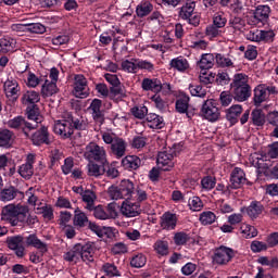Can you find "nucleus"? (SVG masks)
<instances>
[{"label":"nucleus","instance_id":"9d476101","mask_svg":"<svg viewBox=\"0 0 278 278\" xmlns=\"http://www.w3.org/2000/svg\"><path fill=\"white\" fill-rule=\"evenodd\" d=\"M201 114L211 123H216V121L220 118V111L218 110V106H216V101L212 99L204 101Z\"/></svg>","mask_w":278,"mask_h":278},{"label":"nucleus","instance_id":"79ce46f5","mask_svg":"<svg viewBox=\"0 0 278 278\" xmlns=\"http://www.w3.org/2000/svg\"><path fill=\"white\" fill-rule=\"evenodd\" d=\"M38 101H40V93L34 90L27 91L22 98L24 105H34L38 103Z\"/></svg>","mask_w":278,"mask_h":278},{"label":"nucleus","instance_id":"7c9ffc66","mask_svg":"<svg viewBox=\"0 0 278 278\" xmlns=\"http://www.w3.org/2000/svg\"><path fill=\"white\" fill-rule=\"evenodd\" d=\"M251 123L255 127H264L266 124V114L261 109H254L251 113Z\"/></svg>","mask_w":278,"mask_h":278},{"label":"nucleus","instance_id":"c9c22d12","mask_svg":"<svg viewBox=\"0 0 278 278\" xmlns=\"http://www.w3.org/2000/svg\"><path fill=\"white\" fill-rule=\"evenodd\" d=\"M65 262H73L74 264H77L78 262H81V254H80V245L79 243L75 244L74 248L64 254Z\"/></svg>","mask_w":278,"mask_h":278},{"label":"nucleus","instance_id":"bf43d9fd","mask_svg":"<svg viewBox=\"0 0 278 278\" xmlns=\"http://www.w3.org/2000/svg\"><path fill=\"white\" fill-rule=\"evenodd\" d=\"M132 116H135V118H139L142 119L144 118V116H147V114H149V109H147V106L144 105H139V106H134L130 110Z\"/></svg>","mask_w":278,"mask_h":278},{"label":"nucleus","instance_id":"4c0bfd02","mask_svg":"<svg viewBox=\"0 0 278 278\" xmlns=\"http://www.w3.org/2000/svg\"><path fill=\"white\" fill-rule=\"evenodd\" d=\"M45 84L41 87L42 97H53L58 92V85L54 81L43 78Z\"/></svg>","mask_w":278,"mask_h":278},{"label":"nucleus","instance_id":"f3484780","mask_svg":"<svg viewBox=\"0 0 278 278\" xmlns=\"http://www.w3.org/2000/svg\"><path fill=\"white\" fill-rule=\"evenodd\" d=\"M247 184V174L240 167H235L230 175V186L235 190L242 188Z\"/></svg>","mask_w":278,"mask_h":278},{"label":"nucleus","instance_id":"473e14b6","mask_svg":"<svg viewBox=\"0 0 278 278\" xmlns=\"http://www.w3.org/2000/svg\"><path fill=\"white\" fill-rule=\"evenodd\" d=\"M216 64V54L206 53L201 56V60L199 62V67L202 71H207L212 68Z\"/></svg>","mask_w":278,"mask_h":278},{"label":"nucleus","instance_id":"0eeeda50","mask_svg":"<svg viewBox=\"0 0 278 278\" xmlns=\"http://www.w3.org/2000/svg\"><path fill=\"white\" fill-rule=\"evenodd\" d=\"M177 156V146L173 148H166L165 151L159 152L156 163L161 170H170L175 163H173L174 157Z\"/></svg>","mask_w":278,"mask_h":278},{"label":"nucleus","instance_id":"de8ad7c7","mask_svg":"<svg viewBox=\"0 0 278 278\" xmlns=\"http://www.w3.org/2000/svg\"><path fill=\"white\" fill-rule=\"evenodd\" d=\"M27 118L28 121H33L30 124L36 125V127H38V123L42 122V115L36 108L27 109Z\"/></svg>","mask_w":278,"mask_h":278},{"label":"nucleus","instance_id":"b1692460","mask_svg":"<svg viewBox=\"0 0 278 278\" xmlns=\"http://www.w3.org/2000/svg\"><path fill=\"white\" fill-rule=\"evenodd\" d=\"M4 92L7 97H13V99H16L18 97V92H21L18 81L14 78H8L4 83Z\"/></svg>","mask_w":278,"mask_h":278},{"label":"nucleus","instance_id":"5701e85b","mask_svg":"<svg viewBox=\"0 0 278 278\" xmlns=\"http://www.w3.org/2000/svg\"><path fill=\"white\" fill-rule=\"evenodd\" d=\"M161 227L166 231H173L177 227V215L173 213H164L161 217Z\"/></svg>","mask_w":278,"mask_h":278},{"label":"nucleus","instance_id":"6ab92c4d","mask_svg":"<svg viewBox=\"0 0 278 278\" xmlns=\"http://www.w3.org/2000/svg\"><path fill=\"white\" fill-rule=\"evenodd\" d=\"M80 247V260L85 262V264L94 263V243H79Z\"/></svg>","mask_w":278,"mask_h":278},{"label":"nucleus","instance_id":"4be33fe9","mask_svg":"<svg viewBox=\"0 0 278 278\" xmlns=\"http://www.w3.org/2000/svg\"><path fill=\"white\" fill-rule=\"evenodd\" d=\"M141 88L146 92H161L162 81L157 78H143L141 81Z\"/></svg>","mask_w":278,"mask_h":278},{"label":"nucleus","instance_id":"dca6fc26","mask_svg":"<svg viewBox=\"0 0 278 278\" xmlns=\"http://www.w3.org/2000/svg\"><path fill=\"white\" fill-rule=\"evenodd\" d=\"M31 141L37 147H40V144H51L53 137L49 134V128L43 126L31 135Z\"/></svg>","mask_w":278,"mask_h":278},{"label":"nucleus","instance_id":"338daca9","mask_svg":"<svg viewBox=\"0 0 278 278\" xmlns=\"http://www.w3.org/2000/svg\"><path fill=\"white\" fill-rule=\"evenodd\" d=\"M131 147L132 149H144L147 147V138L140 136L134 137Z\"/></svg>","mask_w":278,"mask_h":278},{"label":"nucleus","instance_id":"f03ea898","mask_svg":"<svg viewBox=\"0 0 278 278\" xmlns=\"http://www.w3.org/2000/svg\"><path fill=\"white\" fill-rule=\"evenodd\" d=\"M29 214L27 206L9 204L2 208L1 216L2 220H7L16 227L18 223H25V217Z\"/></svg>","mask_w":278,"mask_h":278},{"label":"nucleus","instance_id":"680f3d73","mask_svg":"<svg viewBox=\"0 0 278 278\" xmlns=\"http://www.w3.org/2000/svg\"><path fill=\"white\" fill-rule=\"evenodd\" d=\"M148 71V73H153L155 71V65L147 60L137 59V70Z\"/></svg>","mask_w":278,"mask_h":278},{"label":"nucleus","instance_id":"603ef678","mask_svg":"<svg viewBox=\"0 0 278 278\" xmlns=\"http://www.w3.org/2000/svg\"><path fill=\"white\" fill-rule=\"evenodd\" d=\"M189 91L192 97H199L200 99H205V96L207 94V90L201 85H190Z\"/></svg>","mask_w":278,"mask_h":278},{"label":"nucleus","instance_id":"cd10ccee","mask_svg":"<svg viewBox=\"0 0 278 278\" xmlns=\"http://www.w3.org/2000/svg\"><path fill=\"white\" fill-rule=\"evenodd\" d=\"M18 194H23V192L18 191L15 187H8L0 191V199L4 203H8V201H14Z\"/></svg>","mask_w":278,"mask_h":278},{"label":"nucleus","instance_id":"f257e3e1","mask_svg":"<svg viewBox=\"0 0 278 278\" xmlns=\"http://www.w3.org/2000/svg\"><path fill=\"white\" fill-rule=\"evenodd\" d=\"M109 197L113 201L124 199V201L132 200L138 203H144L149 199V194L144 188L134 185V181L124 179L118 186H112L109 188Z\"/></svg>","mask_w":278,"mask_h":278},{"label":"nucleus","instance_id":"6e6d98bb","mask_svg":"<svg viewBox=\"0 0 278 278\" xmlns=\"http://www.w3.org/2000/svg\"><path fill=\"white\" fill-rule=\"evenodd\" d=\"M87 168H88V175L90 177H99V176L103 175V173H105L103 167L99 166L96 163H89L87 165Z\"/></svg>","mask_w":278,"mask_h":278},{"label":"nucleus","instance_id":"e2e57ef3","mask_svg":"<svg viewBox=\"0 0 278 278\" xmlns=\"http://www.w3.org/2000/svg\"><path fill=\"white\" fill-rule=\"evenodd\" d=\"M154 251L159 255H168V242L159 240L154 243Z\"/></svg>","mask_w":278,"mask_h":278},{"label":"nucleus","instance_id":"e433bc0d","mask_svg":"<svg viewBox=\"0 0 278 278\" xmlns=\"http://www.w3.org/2000/svg\"><path fill=\"white\" fill-rule=\"evenodd\" d=\"M236 101H247L251 97V87H232Z\"/></svg>","mask_w":278,"mask_h":278},{"label":"nucleus","instance_id":"052dcab7","mask_svg":"<svg viewBox=\"0 0 278 278\" xmlns=\"http://www.w3.org/2000/svg\"><path fill=\"white\" fill-rule=\"evenodd\" d=\"M147 264V256L143 254H137L135 255L130 261V266L132 268H142Z\"/></svg>","mask_w":278,"mask_h":278},{"label":"nucleus","instance_id":"a878e982","mask_svg":"<svg viewBox=\"0 0 278 278\" xmlns=\"http://www.w3.org/2000/svg\"><path fill=\"white\" fill-rule=\"evenodd\" d=\"M16 51V39L2 37L0 39V53H14Z\"/></svg>","mask_w":278,"mask_h":278},{"label":"nucleus","instance_id":"1a4fd4ad","mask_svg":"<svg viewBox=\"0 0 278 278\" xmlns=\"http://www.w3.org/2000/svg\"><path fill=\"white\" fill-rule=\"evenodd\" d=\"M270 94H277V87L258 85L254 89V105H262L264 101H268Z\"/></svg>","mask_w":278,"mask_h":278},{"label":"nucleus","instance_id":"9b49d317","mask_svg":"<svg viewBox=\"0 0 278 278\" xmlns=\"http://www.w3.org/2000/svg\"><path fill=\"white\" fill-rule=\"evenodd\" d=\"M140 203L135 200H124L122 202L119 212L126 218H136V216H140Z\"/></svg>","mask_w":278,"mask_h":278},{"label":"nucleus","instance_id":"8fccbe9b","mask_svg":"<svg viewBox=\"0 0 278 278\" xmlns=\"http://www.w3.org/2000/svg\"><path fill=\"white\" fill-rule=\"evenodd\" d=\"M102 270L108 277H121V271L118 270V267H116V265L112 263H105L102 266Z\"/></svg>","mask_w":278,"mask_h":278},{"label":"nucleus","instance_id":"69168bd1","mask_svg":"<svg viewBox=\"0 0 278 278\" xmlns=\"http://www.w3.org/2000/svg\"><path fill=\"white\" fill-rule=\"evenodd\" d=\"M28 31L30 34H45V31H47V27L41 23H31L28 24Z\"/></svg>","mask_w":278,"mask_h":278},{"label":"nucleus","instance_id":"5fc2aeb1","mask_svg":"<svg viewBox=\"0 0 278 278\" xmlns=\"http://www.w3.org/2000/svg\"><path fill=\"white\" fill-rule=\"evenodd\" d=\"M241 233L243 235V238H255L257 236V229L251 225L242 224Z\"/></svg>","mask_w":278,"mask_h":278},{"label":"nucleus","instance_id":"39448f33","mask_svg":"<svg viewBox=\"0 0 278 278\" xmlns=\"http://www.w3.org/2000/svg\"><path fill=\"white\" fill-rule=\"evenodd\" d=\"M84 156L86 160H89V162H100V164L108 162L105 148L96 142H90L86 146Z\"/></svg>","mask_w":278,"mask_h":278},{"label":"nucleus","instance_id":"c85d7f7f","mask_svg":"<svg viewBox=\"0 0 278 278\" xmlns=\"http://www.w3.org/2000/svg\"><path fill=\"white\" fill-rule=\"evenodd\" d=\"M270 16V7L269 5H258L254 12V18L257 23H266Z\"/></svg>","mask_w":278,"mask_h":278},{"label":"nucleus","instance_id":"393cba45","mask_svg":"<svg viewBox=\"0 0 278 278\" xmlns=\"http://www.w3.org/2000/svg\"><path fill=\"white\" fill-rule=\"evenodd\" d=\"M169 66L170 68H174V71H178V73H186V71L190 68V63L188 62V59L178 56L170 60Z\"/></svg>","mask_w":278,"mask_h":278},{"label":"nucleus","instance_id":"4d7b16f0","mask_svg":"<svg viewBox=\"0 0 278 278\" xmlns=\"http://www.w3.org/2000/svg\"><path fill=\"white\" fill-rule=\"evenodd\" d=\"M189 240H190V235L184 231L176 232L174 235V242L177 247H184V244H187Z\"/></svg>","mask_w":278,"mask_h":278},{"label":"nucleus","instance_id":"864d4df0","mask_svg":"<svg viewBox=\"0 0 278 278\" xmlns=\"http://www.w3.org/2000/svg\"><path fill=\"white\" fill-rule=\"evenodd\" d=\"M189 210L191 212H201L203 210V201L199 197H192L188 201Z\"/></svg>","mask_w":278,"mask_h":278},{"label":"nucleus","instance_id":"4468645a","mask_svg":"<svg viewBox=\"0 0 278 278\" xmlns=\"http://www.w3.org/2000/svg\"><path fill=\"white\" fill-rule=\"evenodd\" d=\"M7 125L11 129H21L27 137H29V131H31L33 129H36V124H31V123L25 121V118H23V116H17V117L10 119L7 123Z\"/></svg>","mask_w":278,"mask_h":278},{"label":"nucleus","instance_id":"a211bd4d","mask_svg":"<svg viewBox=\"0 0 278 278\" xmlns=\"http://www.w3.org/2000/svg\"><path fill=\"white\" fill-rule=\"evenodd\" d=\"M7 244L11 251H15L17 257L25 256V245H23V236L10 237L7 240Z\"/></svg>","mask_w":278,"mask_h":278},{"label":"nucleus","instance_id":"c03bdc74","mask_svg":"<svg viewBox=\"0 0 278 278\" xmlns=\"http://www.w3.org/2000/svg\"><path fill=\"white\" fill-rule=\"evenodd\" d=\"M215 64L220 68H229V66H233V61L228 55L217 53L215 54Z\"/></svg>","mask_w":278,"mask_h":278},{"label":"nucleus","instance_id":"0e129e2a","mask_svg":"<svg viewBox=\"0 0 278 278\" xmlns=\"http://www.w3.org/2000/svg\"><path fill=\"white\" fill-rule=\"evenodd\" d=\"M201 186L203 190H214V188L216 187V178L212 176H206L202 178Z\"/></svg>","mask_w":278,"mask_h":278},{"label":"nucleus","instance_id":"2eb2a0df","mask_svg":"<svg viewBox=\"0 0 278 278\" xmlns=\"http://www.w3.org/2000/svg\"><path fill=\"white\" fill-rule=\"evenodd\" d=\"M54 134L61 136V138H68L73 136V122L71 119H60L54 123Z\"/></svg>","mask_w":278,"mask_h":278},{"label":"nucleus","instance_id":"3c124183","mask_svg":"<svg viewBox=\"0 0 278 278\" xmlns=\"http://www.w3.org/2000/svg\"><path fill=\"white\" fill-rule=\"evenodd\" d=\"M14 135L8 129L0 130V147H10Z\"/></svg>","mask_w":278,"mask_h":278},{"label":"nucleus","instance_id":"20e7f679","mask_svg":"<svg viewBox=\"0 0 278 278\" xmlns=\"http://www.w3.org/2000/svg\"><path fill=\"white\" fill-rule=\"evenodd\" d=\"M26 247H34L39 252H31L29 254V262L33 264H40L42 262V257L45 253L49 252V245L45 243L42 240L36 236V233H31L25 238Z\"/></svg>","mask_w":278,"mask_h":278},{"label":"nucleus","instance_id":"49530a36","mask_svg":"<svg viewBox=\"0 0 278 278\" xmlns=\"http://www.w3.org/2000/svg\"><path fill=\"white\" fill-rule=\"evenodd\" d=\"M199 220L201 225H213V223H216V214L212 211H204L200 214Z\"/></svg>","mask_w":278,"mask_h":278},{"label":"nucleus","instance_id":"a18cd8bd","mask_svg":"<svg viewBox=\"0 0 278 278\" xmlns=\"http://www.w3.org/2000/svg\"><path fill=\"white\" fill-rule=\"evenodd\" d=\"M251 162L256 168H268L270 166V163H268L266 156L262 154H253Z\"/></svg>","mask_w":278,"mask_h":278},{"label":"nucleus","instance_id":"2f4dec72","mask_svg":"<svg viewBox=\"0 0 278 278\" xmlns=\"http://www.w3.org/2000/svg\"><path fill=\"white\" fill-rule=\"evenodd\" d=\"M90 220L88 219V215H86V213H84L81 210L76 208L74 211V227H79V228H84L86 226H88V223Z\"/></svg>","mask_w":278,"mask_h":278},{"label":"nucleus","instance_id":"ea45409f","mask_svg":"<svg viewBox=\"0 0 278 278\" xmlns=\"http://www.w3.org/2000/svg\"><path fill=\"white\" fill-rule=\"evenodd\" d=\"M190 103V97L182 96L176 101V111L179 114H187L188 118H190V113H188V105Z\"/></svg>","mask_w":278,"mask_h":278},{"label":"nucleus","instance_id":"f8f14e48","mask_svg":"<svg viewBox=\"0 0 278 278\" xmlns=\"http://www.w3.org/2000/svg\"><path fill=\"white\" fill-rule=\"evenodd\" d=\"M73 94L77 99H86L88 97V79H86L85 75H75Z\"/></svg>","mask_w":278,"mask_h":278},{"label":"nucleus","instance_id":"c756f323","mask_svg":"<svg viewBox=\"0 0 278 278\" xmlns=\"http://www.w3.org/2000/svg\"><path fill=\"white\" fill-rule=\"evenodd\" d=\"M240 114H242V105L240 104H235L231 105L227 111H226V118L229 121L232 125H236L238 123V118L240 117Z\"/></svg>","mask_w":278,"mask_h":278},{"label":"nucleus","instance_id":"a19ab883","mask_svg":"<svg viewBox=\"0 0 278 278\" xmlns=\"http://www.w3.org/2000/svg\"><path fill=\"white\" fill-rule=\"evenodd\" d=\"M232 88H245V87H251L249 85V76L247 74H236L233 76V81L231 84Z\"/></svg>","mask_w":278,"mask_h":278},{"label":"nucleus","instance_id":"7ed1b4c3","mask_svg":"<svg viewBox=\"0 0 278 278\" xmlns=\"http://www.w3.org/2000/svg\"><path fill=\"white\" fill-rule=\"evenodd\" d=\"M102 140L105 144H111V153L117 160L125 157V153L127 152V141L125 139L109 130L102 132Z\"/></svg>","mask_w":278,"mask_h":278},{"label":"nucleus","instance_id":"58836bf2","mask_svg":"<svg viewBox=\"0 0 278 278\" xmlns=\"http://www.w3.org/2000/svg\"><path fill=\"white\" fill-rule=\"evenodd\" d=\"M81 199L84 203L87 204L85 206L86 210L92 212L94 210V201H97V194H94L92 190H85V192L81 195Z\"/></svg>","mask_w":278,"mask_h":278},{"label":"nucleus","instance_id":"f704fd0d","mask_svg":"<svg viewBox=\"0 0 278 278\" xmlns=\"http://www.w3.org/2000/svg\"><path fill=\"white\" fill-rule=\"evenodd\" d=\"M153 12V4L149 1L140 2L136 8V14L138 18H144V16H149Z\"/></svg>","mask_w":278,"mask_h":278},{"label":"nucleus","instance_id":"09e8293b","mask_svg":"<svg viewBox=\"0 0 278 278\" xmlns=\"http://www.w3.org/2000/svg\"><path fill=\"white\" fill-rule=\"evenodd\" d=\"M122 68L126 73H137L138 72V59H131L130 61L126 60V61L122 62Z\"/></svg>","mask_w":278,"mask_h":278},{"label":"nucleus","instance_id":"774afa93","mask_svg":"<svg viewBox=\"0 0 278 278\" xmlns=\"http://www.w3.org/2000/svg\"><path fill=\"white\" fill-rule=\"evenodd\" d=\"M205 34L210 39L218 38V36H220V28H218L217 26H214V24H212L206 27Z\"/></svg>","mask_w":278,"mask_h":278},{"label":"nucleus","instance_id":"6e6552de","mask_svg":"<svg viewBox=\"0 0 278 278\" xmlns=\"http://www.w3.org/2000/svg\"><path fill=\"white\" fill-rule=\"evenodd\" d=\"M275 30L273 29H255L250 30L247 34V39L251 40V42H264L265 45H270L271 42H275Z\"/></svg>","mask_w":278,"mask_h":278},{"label":"nucleus","instance_id":"13d9d810","mask_svg":"<svg viewBox=\"0 0 278 278\" xmlns=\"http://www.w3.org/2000/svg\"><path fill=\"white\" fill-rule=\"evenodd\" d=\"M39 214H42L46 220H53V207L51 205L43 204L37 207Z\"/></svg>","mask_w":278,"mask_h":278},{"label":"nucleus","instance_id":"ddd939ff","mask_svg":"<svg viewBox=\"0 0 278 278\" xmlns=\"http://www.w3.org/2000/svg\"><path fill=\"white\" fill-rule=\"evenodd\" d=\"M233 258V250L222 245L215 250L213 262L219 266H225Z\"/></svg>","mask_w":278,"mask_h":278},{"label":"nucleus","instance_id":"aec40b11","mask_svg":"<svg viewBox=\"0 0 278 278\" xmlns=\"http://www.w3.org/2000/svg\"><path fill=\"white\" fill-rule=\"evenodd\" d=\"M102 102L99 99L92 100L90 106H89V112L96 123L98 125H103V122L105 121V114L101 110Z\"/></svg>","mask_w":278,"mask_h":278},{"label":"nucleus","instance_id":"bb28decb","mask_svg":"<svg viewBox=\"0 0 278 278\" xmlns=\"http://www.w3.org/2000/svg\"><path fill=\"white\" fill-rule=\"evenodd\" d=\"M146 121L150 129H162L164 127V118L155 113H149Z\"/></svg>","mask_w":278,"mask_h":278},{"label":"nucleus","instance_id":"37998d69","mask_svg":"<svg viewBox=\"0 0 278 278\" xmlns=\"http://www.w3.org/2000/svg\"><path fill=\"white\" fill-rule=\"evenodd\" d=\"M262 212H264V206L260 202H252L247 208V214L250 218H257Z\"/></svg>","mask_w":278,"mask_h":278},{"label":"nucleus","instance_id":"412c9836","mask_svg":"<svg viewBox=\"0 0 278 278\" xmlns=\"http://www.w3.org/2000/svg\"><path fill=\"white\" fill-rule=\"evenodd\" d=\"M36 160V155L28 154L26 159V163L21 165L18 168V174L23 179H31L34 176V162Z\"/></svg>","mask_w":278,"mask_h":278},{"label":"nucleus","instance_id":"72a5a7b5","mask_svg":"<svg viewBox=\"0 0 278 278\" xmlns=\"http://www.w3.org/2000/svg\"><path fill=\"white\" fill-rule=\"evenodd\" d=\"M122 164L125 168L137 170V168H140L142 161L137 155H128L122 160Z\"/></svg>","mask_w":278,"mask_h":278},{"label":"nucleus","instance_id":"423d86ee","mask_svg":"<svg viewBox=\"0 0 278 278\" xmlns=\"http://www.w3.org/2000/svg\"><path fill=\"white\" fill-rule=\"evenodd\" d=\"M197 8V2L194 1H187L179 11V17L182 21H187L189 25H193V27H198L201 23V15L194 12Z\"/></svg>","mask_w":278,"mask_h":278}]
</instances>
